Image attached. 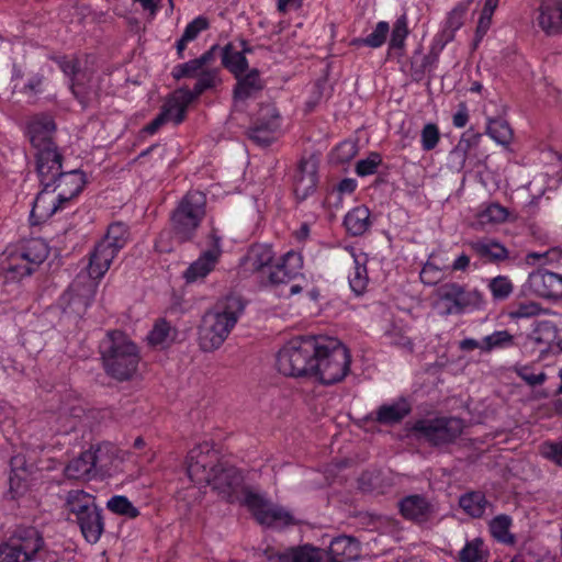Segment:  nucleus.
I'll return each mask as SVG.
<instances>
[{
	"instance_id": "1",
	"label": "nucleus",
	"mask_w": 562,
	"mask_h": 562,
	"mask_svg": "<svg viewBox=\"0 0 562 562\" xmlns=\"http://www.w3.org/2000/svg\"><path fill=\"white\" fill-rule=\"evenodd\" d=\"M206 484L216 492L221 499L247 507L260 525L288 526L293 524L290 513L282 507L272 505L263 495L245 485L241 472L234 465L225 463Z\"/></svg>"
},
{
	"instance_id": "2",
	"label": "nucleus",
	"mask_w": 562,
	"mask_h": 562,
	"mask_svg": "<svg viewBox=\"0 0 562 562\" xmlns=\"http://www.w3.org/2000/svg\"><path fill=\"white\" fill-rule=\"evenodd\" d=\"M245 311V303L238 295H227L207 311L199 326V346L211 352L218 349L229 336Z\"/></svg>"
},
{
	"instance_id": "3",
	"label": "nucleus",
	"mask_w": 562,
	"mask_h": 562,
	"mask_svg": "<svg viewBox=\"0 0 562 562\" xmlns=\"http://www.w3.org/2000/svg\"><path fill=\"white\" fill-rule=\"evenodd\" d=\"M104 371L117 381L130 380L140 361L138 347L121 330H113L100 344Z\"/></svg>"
},
{
	"instance_id": "4",
	"label": "nucleus",
	"mask_w": 562,
	"mask_h": 562,
	"mask_svg": "<svg viewBox=\"0 0 562 562\" xmlns=\"http://www.w3.org/2000/svg\"><path fill=\"white\" fill-rule=\"evenodd\" d=\"M321 336H299L289 340L277 355V369L291 378L313 379Z\"/></svg>"
},
{
	"instance_id": "5",
	"label": "nucleus",
	"mask_w": 562,
	"mask_h": 562,
	"mask_svg": "<svg viewBox=\"0 0 562 562\" xmlns=\"http://www.w3.org/2000/svg\"><path fill=\"white\" fill-rule=\"evenodd\" d=\"M56 562L47 548L43 533L35 527H16L8 540L0 544V562Z\"/></svg>"
},
{
	"instance_id": "6",
	"label": "nucleus",
	"mask_w": 562,
	"mask_h": 562,
	"mask_svg": "<svg viewBox=\"0 0 562 562\" xmlns=\"http://www.w3.org/2000/svg\"><path fill=\"white\" fill-rule=\"evenodd\" d=\"M65 506L75 517L85 540L97 543L105 529L103 509L95 503V497L82 490H71L65 498Z\"/></svg>"
},
{
	"instance_id": "7",
	"label": "nucleus",
	"mask_w": 562,
	"mask_h": 562,
	"mask_svg": "<svg viewBox=\"0 0 562 562\" xmlns=\"http://www.w3.org/2000/svg\"><path fill=\"white\" fill-rule=\"evenodd\" d=\"M317 353L313 379L330 385L347 376L350 371L351 356L342 342L333 337L321 336Z\"/></svg>"
},
{
	"instance_id": "8",
	"label": "nucleus",
	"mask_w": 562,
	"mask_h": 562,
	"mask_svg": "<svg viewBox=\"0 0 562 562\" xmlns=\"http://www.w3.org/2000/svg\"><path fill=\"white\" fill-rule=\"evenodd\" d=\"M205 207L206 196L198 190L187 192L179 201L170 214L171 233L179 244L193 239L205 216Z\"/></svg>"
},
{
	"instance_id": "9",
	"label": "nucleus",
	"mask_w": 562,
	"mask_h": 562,
	"mask_svg": "<svg viewBox=\"0 0 562 562\" xmlns=\"http://www.w3.org/2000/svg\"><path fill=\"white\" fill-rule=\"evenodd\" d=\"M465 423L462 418L442 416L431 419H418L412 431L418 440H424L434 448L452 445L463 434Z\"/></svg>"
},
{
	"instance_id": "10",
	"label": "nucleus",
	"mask_w": 562,
	"mask_h": 562,
	"mask_svg": "<svg viewBox=\"0 0 562 562\" xmlns=\"http://www.w3.org/2000/svg\"><path fill=\"white\" fill-rule=\"evenodd\" d=\"M436 296L443 316L461 315L468 311L482 310L485 305L484 294L480 290H468L458 282L442 283L436 290Z\"/></svg>"
},
{
	"instance_id": "11",
	"label": "nucleus",
	"mask_w": 562,
	"mask_h": 562,
	"mask_svg": "<svg viewBox=\"0 0 562 562\" xmlns=\"http://www.w3.org/2000/svg\"><path fill=\"white\" fill-rule=\"evenodd\" d=\"M389 34V49L403 50L405 48V41L409 35L408 18L406 12H403L396 19L391 31L386 21H380L369 35L366 37L353 38L350 42V45L355 47L368 46L370 48H379L385 44Z\"/></svg>"
},
{
	"instance_id": "12",
	"label": "nucleus",
	"mask_w": 562,
	"mask_h": 562,
	"mask_svg": "<svg viewBox=\"0 0 562 562\" xmlns=\"http://www.w3.org/2000/svg\"><path fill=\"white\" fill-rule=\"evenodd\" d=\"M225 462L220 461L218 452L209 442L191 449L187 457V472L192 482L206 483Z\"/></svg>"
},
{
	"instance_id": "13",
	"label": "nucleus",
	"mask_w": 562,
	"mask_h": 562,
	"mask_svg": "<svg viewBox=\"0 0 562 562\" xmlns=\"http://www.w3.org/2000/svg\"><path fill=\"white\" fill-rule=\"evenodd\" d=\"M98 282L86 274H78L63 295L65 312L83 316L97 293Z\"/></svg>"
},
{
	"instance_id": "14",
	"label": "nucleus",
	"mask_w": 562,
	"mask_h": 562,
	"mask_svg": "<svg viewBox=\"0 0 562 562\" xmlns=\"http://www.w3.org/2000/svg\"><path fill=\"white\" fill-rule=\"evenodd\" d=\"M281 122V115L274 104H261L247 134L256 144L268 146L276 139L277 134L280 132Z\"/></svg>"
},
{
	"instance_id": "15",
	"label": "nucleus",
	"mask_w": 562,
	"mask_h": 562,
	"mask_svg": "<svg viewBox=\"0 0 562 562\" xmlns=\"http://www.w3.org/2000/svg\"><path fill=\"white\" fill-rule=\"evenodd\" d=\"M26 132L29 139L36 151L57 147L54 142L56 123L52 115L47 113L33 115L27 122Z\"/></svg>"
},
{
	"instance_id": "16",
	"label": "nucleus",
	"mask_w": 562,
	"mask_h": 562,
	"mask_svg": "<svg viewBox=\"0 0 562 562\" xmlns=\"http://www.w3.org/2000/svg\"><path fill=\"white\" fill-rule=\"evenodd\" d=\"M35 157L40 182L45 190H48L56 183L58 175L63 172V155L58 147H52L36 151Z\"/></svg>"
},
{
	"instance_id": "17",
	"label": "nucleus",
	"mask_w": 562,
	"mask_h": 562,
	"mask_svg": "<svg viewBox=\"0 0 562 562\" xmlns=\"http://www.w3.org/2000/svg\"><path fill=\"white\" fill-rule=\"evenodd\" d=\"M527 285L537 296L562 299V274L538 269L529 274Z\"/></svg>"
},
{
	"instance_id": "18",
	"label": "nucleus",
	"mask_w": 562,
	"mask_h": 562,
	"mask_svg": "<svg viewBox=\"0 0 562 562\" xmlns=\"http://www.w3.org/2000/svg\"><path fill=\"white\" fill-rule=\"evenodd\" d=\"M318 160L314 156L300 160L294 176V193L299 200H305L315 192L318 182Z\"/></svg>"
},
{
	"instance_id": "19",
	"label": "nucleus",
	"mask_w": 562,
	"mask_h": 562,
	"mask_svg": "<svg viewBox=\"0 0 562 562\" xmlns=\"http://www.w3.org/2000/svg\"><path fill=\"white\" fill-rule=\"evenodd\" d=\"M536 23L547 36L562 34V0H542L537 9Z\"/></svg>"
},
{
	"instance_id": "20",
	"label": "nucleus",
	"mask_w": 562,
	"mask_h": 562,
	"mask_svg": "<svg viewBox=\"0 0 562 562\" xmlns=\"http://www.w3.org/2000/svg\"><path fill=\"white\" fill-rule=\"evenodd\" d=\"M303 267L301 254L290 250L274 263L268 273V282L272 285L288 283L294 279Z\"/></svg>"
},
{
	"instance_id": "21",
	"label": "nucleus",
	"mask_w": 562,
	"mask_h": 562,
	"mask_svg": "<svg viewBox=\"0 0 562 562\" xmlns=\"http://www.w3.org/2000/svg\"><path fill=\"white\" fill-rule=\"evenodd\" d=\"M401 515L411 521L424 524L435 515V506L423 495H408L398 502Z\"/></svg>"
},
{
	"instance_id": "22",
	"label": "nucleus",
	"mask_w": 562,
	"mask_h": 562,
	"mask_svg": "<svg viewBox=\"0 0 562 562\" xmlns=\"http://www.w3.org/2000/svg\"><path fill=\"white\" fill-rule=\"evenodd\" d=\"M86 184V175L80 169L63 171L56 178V183L50 187L54 193L58 191L59 203H67L77 196Z\"/></svg>"
},
{
	"instance_id": "23",
	"label": "nucleus",
	"mask_w": 562,
	"mask_h": 562,
	"mask_svg": "<svg viewBox=\"0 0 562 562\" xmlns=\"http://www.w3.org/2000/svg\"><path fill=\"white\" fill-rule=\"evenodd\" d=\"M465 245L485 263L499 265L509 258L508 249L494 238H479Z\"/></svg>"
},
{
	"instance_id": "24",
	"label": "nucleus",
	"mask_w": 562,
	"mask_h": 562,
	"mask_svg": "<svg viewBox=\"0 0 562 562\" xmlns=\"http://www.w3.org/2000/svg\"><path fill=\"white\" fill-rule=\"evenodd\" d=\"M119 248L101 239L90 254L88 273L86 276L93 280L101 279L109 270L113 259L116 257Z\"/></svg>"
},
{
	"instance_id": "25",
	"label": "nucleus",
	"mask_w": 562,
	"mask_h": 562,
	"mask_svg": "<svg viewBox=\"0 0 562 562\" xmlns=\"http://www.w3.org/2000/svg\"><path fill=\"white\" fill-rule=\"evenodd\" d=\"M274 256L276 254L270 245L255 244L249 247L240 263L247 272H261L273 266Z\"/></svg>"
},
{
	"instance_id": "26",
	"label": "nucleus",
	"mask_w": 562,
	"mask_h": 562,
	"mask_svg": "<svg viewBox=\"0 0 562 562\" xmlns=\"http://www.w3.org/2000/svg\"><path fill=\"white\" fill-rule=\"evenodd\" d=\"M52 191L43 190L37 194L30 214L32 225H38L49 220L65 203H59V198L52 196Z\"/></svg>"
},
{
	"instance_id": "27",
	"label": "nucleus",
	"mask_w": 562,
	"mask_h": 562,
	"mask_svg": "<svg viewBox=\"0 0 562 562\" xmlns=\"http://www.w3.org/2000/svg\"><path fill=\"white\" fill-rule=\"evenodd\" d=\"M325 562H348L360 555L359 542L349 536H339L330 541Z\"/></svg>"
},
{
	"instance_id": "28",
	"label": "nucleus",
	"mask_w": 562,
	"mask_h": 562,
	"mask_svg": "<svg viewBox=\"0 0 562 562\" xmlns=\"http://www.w3.org/2000/svg\"><path fill=\"white\" fill-rule=\"evenodd\" d=\"M193 101L189 89L180 88L166 100L161 106V112L165 113L168 121L171 120L178 125L186 120L188 106Z\"/></svg>"
},
{
	"instance_id": "29",
	"label": "nucleus",
	"mask_w": 562,
	"mask_h": 562,
	"mask_svg": "<svg viewBox=\"0 0 562 562\" xmlns=\"http://www.w3.org/2000/svg\"><path fill=\"white\" fill-rule=\"evenodd\" d=\"M220 262L217 251H202L201 255L183 271V279L186 283H195L203 281Z\"/></svg>"
},
{
	"instance_id": "30",
	"label": "nucleus",
	"mask_w": 562,
	"mask_h": 562,
	"mask_svg": "<svg viewBox=\"0 0 562 562\" xmlns=\"http://www.w3.org/2000/svg\"><path fill=\"white\" fill-rule=\"evenodd\" d=\"M412 412V406L406 398H398L397 401L383 404L375 411L376 423L382 425H395L401 423Z\"/></svg>"
},
{
	"instance_id": "31",
	"label": "nucleus",
	"mask_w": 562,
	"mask_h": 562,
	"mask_svg": "<svg viewBox=\"0 0 562 562\" xmlns=\"http://www.w3.org/2000/svg\"><path fill=\"white\" fill-rule=\"evenodd\" d=\"M471 0L457 4L449 13L445 29L437 35L436 42L440 47H445L453 41L456 32L463 25L464 15L469 9Z\"/></svg>"
},
{
	"instance_id": "32",
	"label": "nucleus",
	"mask_w": 562,
	"mask_h": 562,
	"mask_svg": "<svg viewBox=\"0 0 562 562\" xmlns=\"http://www.w3.org/2000/svg\"><path fill=\"white\" fill-rule=\"evenodd\" d=\"M237 79V83L233 90L235 100H247L255 97L265 88V82L260 78L258 69H251L247 74L240 75Z\"/></svg>"
},
{
	"instance_id": "33",
	"label": "nucleus",
	"mask_w": 562,
	"mask_h": 562,
	"mask_svg": "<svg viewBox=\"0 0 562 562\" xmlns=\"http://www.w3.org/2000/svg\"><path fill=\"white\" fill-rule=\"evenodd\" d=\"M326 551L310 544L293 547L278 553V562H325Z\"/></svg>"
},
{
	"instance_id": "34",
	"label": "nucleus",
	"mask_w": 562,
	"mask_h": 562,
	"mask_svg": "<svg viewBox=\"0 0 562 562\" xmlns=\"http://www.w3.org/2000/svg\"><path fill=\"white\" fill-rule=\"evenodd\" d=\"M346 231L351 236H362L371 225V212L366 205H358L351 209L344 218Z\"/></svg>"
},
{
	"instance_id": "35",
	"label": "nucleus",
	"mask_w": 562,
	"mask_h": 562,
	"mask_svg": "<svg viewBox=\"0 0 562 562\" xmlns=\"http://www.w3.org/2000/svg\"><path fill=\"white\" fill-rule=\"evenodd\" d=\"M482 138L483 134L474 132L473 128H469L461 135L458 144L451 151L452 155H456L460 158L461 166H463L465 160L471 157H476L479 160H481L477 149Z\"/></svg>"
},
{
	"instance_id": "36",
	"label": "nucleus",
	"mask_w": 562,
	"mask_h": 562,
	"mask_svg": "<svg viewBox=\"0 0 562 562\" xmlns=\"http://www.w3.org/2000/svg\"><path fill=\"white\" fill-rule=\"evenodd\" d=\"M221 59L223 67L233 74L235 78L243 75L249 67L246 56H243V53L233 43H227L221 48Z\"/></svg>"
},
{
	"instance_id": "37",
	"label": "nucleus",
	"mask_w": 562,
	"mask_h": 562,
	"mask_svg": "<svg viewBox=\"0 0 562 562\" xmlns=\"http://www.w3.org/2000/svg\"><path fill=\"white\" fill-rule=\"evenodd\" d=\"M65 475L70 480H90L95 473L90 461V451L81 452L65 468Z\"/></svg>"
},
{
	"instance_id": "38",
	"label": "nucleus",
	"mask_w": 562,
	"mask_h": 562,
	"mask_svg": "<svg viewBox=\"0 0 562 562\" xmlns=\"http://www.w3.org/2000/svg\"><path fill=\"white\" fill-rule=\"evenodd\" d=\"M222 83L221 78V69L215 68H204L200 71L196 77V82L192 90L189 89V93H191L192 99H198L201 94H203L206 90H212L217 88Z\"/></svg>"
},
{
	"instance_id": "39",
	"label": "nucleus",
	"mask_w": 562,
	"mask_h": 562,
	"mask_svg": "<svg viewBox=\"0 0 562 562\" xmlns=\"http://www.w3.org/2000/svg\"><path fill=\"white\" fill-rule=\"evenodd\" d=\"M557 327L549 321H541L537 323L533 330L527 336V342L533 347H540L541 350H547L551 341L555 338Z\"/></svg>"
},
{
	"instance_id": "40",
	"label": "nucleus",
	"mask_w": 562,
	"mask_h": 562,
	"mask_svg": "<svg viewBox=\"0 0 562 562\" xmlns=\"http://www.w3.org/2000/svg\"><path fill=\"white\" fill-rule=\"evenodd\" d=\"M482 353H491L495 350H506L516 346L515 335L508 330H495L482 338Z\"/></svg>"
},
{
	"instance_id": "41",
	"label": "nucleus",
	"mask_w": 562,
	"mask_h": 562,
	"mask_svg": "<svg viewBox=\"0 0 562 562\" xmlns=\"http://www.w3.org/2000/svg\"><path fill=\"white\" fill-rule=\"evenodd\" d=\"M3 271L8 279L16 280L30 276L34 269L20 251H15L9 255L7 262L3 265Z\"/></svg>"
},
{
	"instance_id": "42",
	"label": "nucleus",
	"mask_w": 562,
	"mask_h": 562,
	"mask_svg": "<svg viewBox=\"0 0 562 562\" xmlns=\"http://www.w3.org/2000/svg\"><path fill=\"white\" fill-rule=\"evenodd\" d=\"M487 504L485 495L481 492L467 493L459 499L460 507L473 518H481Z\"/></svg>"
},
{
	"instance_id": "43",
	"label": "nucleus",
	"mask_w": 562,
	"mask_h": 562,
	"mask_svg": "<svg viewBox=\"0 0 562 562\" xmlns=\"http://www.w3.org/2000/svg\"><path fill=\"white\" fill-rule=\"evenodd\" d=\"M20 252L35 270L48 257L49 250L44 240L31 239Z\"/></svg>"
},
{
	"instance_id": "44",
	"label": "nucleus",
	"mask_w": 562,
	"mask_h": 562,
	"mask_svg": "<svg viewBox=\"0 0 562 562\" xmlns=\"http://www.w3.org/2000/svg\"><path fill=\"white\" fill-rule=\"evenodd\" d=\"M486 134L497 144L507 146L513 139V130L503 119H487Z\"/></svg>"
},
{
	"instance_id": "45",
	"label": "nucleus",
	"mask_w": 562,
	"mask_h": 562,
	"mask_svg": "<svg viewBox=\"0 0 562 562\" xmlns=\"http://www.w3.org/2000/svg\"><path fill=\"white\" fill-rule=\"evenodd\" d=\"M88 451H90V461L95 474L110 470L113 454V447L111 445H98L94 449L91 448Z\"/></svg>"
},
{
	"instance_id": "46",
	"label": "nucleus",
	"mask_w": 562,
	"mask_h": 562,
	"mask_svg": "<svg viewBox=\"0 0 562 562\" xmlns=\"http://www.w3.org/2000/svg\"><path fill=\"white\" fill-rule=\"evenodd\" d=\"M512 518L507 515H498L490 522L491 535L499 542L513 544L515 537L509 532Z\"/></svg>"
},
{
	"instance_id": "47",
	"label": "nucleus",
	"mask_w": 562,
	"mask_h": 562,
	"mask_svg": "<svg viewBox=\"0 0 562 562\" xmlns=\"http://www.w3.org/2000/svg\"><path fill=\"white\" fill-rule=\"evenodd\" d=\"M353 262V271L349 274V285L352 292L359 296L366 292L369 283V277L366 261L360 262V260L355 257Z\"/></svg>"
},
{
	"instance_id": "48",
	"label": "nucleus",
	"mask_w": 562,
	"mask_h": 562,
	"mask_svg": "<svg viewBox=\"0 0 562 562\" xmlns=\"http://www.w3.org/2000/svg\"><path fill=\"white\" fill-rule=\"evenodd\" d=\"M460 562H486L487 551L484 549L482 539L476 538L468 541L463 549L459 552Z\"/></svg>"
},
{
	"instance_id": "49",
	"label": "nucleus",
	"mask_w": 562,
	"mask_h": 562,
	"mask_svg": "<svg viewBox=\"0 0 562 562\" xmlns=\"http://www.w3.org/2000/svg\"><path fill=\"white\" fill-rule=\"evenodd\" d=\"M106 508L113 514L125 516L130 519H135L139 516V510L136 508L126 496L114 495L106 502Z\"/></svg>"
},
{
	"instance_id": "50",
	"label": "nucleus",
	"mask_w": 562,
	"mask_h": 562,
	"mask_svg": "<svg viewBox=\"0 0 562 562\" xmlns=\"http://www.w3.org/2000/svg\"><path fill=\"white\" fill-rule=\"evenodd\" d=\"M487 288L495 301L507 300L514 291V284L507 276L492 278L487 283Z\"/></svg>"
},
{
	"instance_id": "51",
	"label": "nucleus",
	"mask_w": 562,
	"mask_h": 562,
	"mask_svg": "<svg viewBox=\"0 0 562 562\" xmlns=\"http://www.w3.org/2000/svg\"><path fill=\"white\" fill-rule=\"evenodd\" d=\"M541 312L540 304L528 302H513L509 306L508 317L510 319L530 318L539 315Z\"/></svg>"
},
{
	"instance_id": "52",
	"label": "nucleus",
	"mask_w": 562,
	"mask_h": 562,
	"mask_svg": "<svg viewBox=\"0 0 562 562\" xmlns=\"http://www.w3.org/2000/svg\"><path fill=\"white\" fill-rule=\"evenodd\" d=\"M102 239L121 250L127 243L128 228L123 223H113L108 227V232Z\"/></svg>"
},
{
	"instance_id": "53",
	"label": "nucleus",
	"mask_w": 562,
	"mask_h": 562,
	"mask_svg": "<svg viewBox=\"0 0 562 562\" xmlns=\"http://www.w3.org/2000/svg\"><path fill=\"white\" fill-rule=\"evenodd\" d=\"M513 371L529 386L542 385L547 380V374L543 371L535 372L531 366L516 364Z\"/></svg>"
},
{
	"instance_id": "54",
	"label": "nucleus",
	"mask_w": 562,
	"mask_h": 562,
	"mask_svg": "<svg viewBox=\"0 0 562 562\" xmlns=\"http://www.w3.org/2000/svg\"><path fill=\"white\" fill-rule=\"evenodd\" d=\"M171 326L165 319H159L155 323L153 329L149 331L147 339L151 346H165L170 339Z\"/></svg>"
},
{
	"instance_id": "55",
	"label": "nucleus",
	"mask_w": 562,
	"mask_h": 562,
	"mask_svg": "<svg viewBox=\"0 0 562 562\" xmlns=\"http://www.w3.org/2000/svg\"><path fill=\"white\" fill-rule=\"evenodd\" d=\"M382 156L378 151H371L367 158L359 160L356 164V173L359 177H367L374 175L380 165H382Z\"/></svg>"
},
{
	"instance_id": "56",
	"label": "nucleus",
	"mask_w": 562,
	"mask_h": 562,
	"mask_svg": "<svg viewBox=\"0 0 562 562\" xmlns=\"http://www.w3.org/2000/svg\"><path fill=\"white\" fill-rule=\"evenodd\" d=\"M46 77L44 74L36 72L27 78V81L20 89V92L29 98H35L45 91Z\"/></svg>"
},
{
	"instance_id": "57",
	"label": "nucleus",
	"mask_w": 562,
	"mask_h": 562,
	"mask_svg": "<svg viewBox=\"0 0 562 562\" xmlns=\"http://www.w3.org/2000/svg\"><path fill=\"white\" fill-rule=\"evenodd\" d=\"M440 140V132L435 123H427L420 133V144L425 151L435 149Z\"/></svg>"
},
{
	"instance_id": "58",
	"label": "nucleus",
	"mask_w": 562,
	"mask_h": 562,
	"mask_svg": "<svg viewBox=\"0 0 562 562\" xmlns=\"http://www.w3.org/2000/svg\"><path fill=\"white\" fill-rule=\"evenodd\" d=\"M202 69L204 68L200 61L194 58L187 63L175 66L172 69V77L176 80H180L182 78H196Z\"/></svg>"
},
{
	"instance_id": "59",
	"label": "nucleus",
	"mask_w": 562,
	"mask_h": 562,
	"mask_svg": "<svg viewBox=\"0 0 562 562\" xmlns=\"http://www.w3.org/2000/svg\"><path fill=\"white\" fill-rule=\"evenodd\" d=\"M508 211L504 206L492 203L480 214L483 223H502L506 221Z\"/></svg>"
},
{
	"instance_id": "60",
	"label": "nucleus",
	"mask_w": 562,
	"mask_h": 562,
	"mask_svg": "<svg viewBox=\"0 0 562 562\" xmlns=\"http://www.w3.org/2000/svg\"><path fill=\"white\" fill-rule=\"evenodd\" d=\"M540 453L546 459L562 467V440L560 441H544L540 446Z\"/></svg>"
},
{
	"instance_id": "61",
	"label": "nucleus",
	"mask_w": 562,
	"mask_h": 562,
	"mask_svg": "<svg viewBox=\"0 0 562 562\" xmlns=\"http://www.w3.org/2000/svg\"><path fill=\"white\" fill-rule=\"evenodd\" d=\"M385 337L391 345L404 348L411 352L413 351L414 345L411 338L403 331L402 328L393 326L386 331Z\"/></svg>"
},
{
	"instance_id": "62",
	"label": "nucleus",
	"mask_w": 562,
	"mask_h": 562,
	"mask_svg": "<svg viewBox=\"0 0 562 562\" xmlns=\"http://www.w3.org/2000/svg\"><path fill=\"white\" fill-rule=\"evenodd\" d=\"M210 26L209 20L204 16H198L191 21L184 29L182 36L188 41H194L198 35L207 30Z\"/></svg>"
},
{
	"instance_id": "63",
	"label": "nucleus",
	"mask_w": 562,
	"mask_h": 562,
	"mask_svg": "<svg viewBox=\"0 0 562 562\" xmlns=\"http://www.w3.org/2000/svg\"><path fill=\"white\" fill-rule=\"evenodd\" d=\"M419 277L424 284L435 285L441 279V270L428 261L423 266Z\"/></svg>"
},
{
	"instance_id": "64",
	"label": "nucleus",
	"mask_w": 562,
	"mask_h": 562,
	"mask_svg": "<svg viewBox=\"0 0 562 562\" xmlns=\"http://www.w3.org/2000/svg\"><path fill=\"white\" fill-rule=\"evenodd\" d=\"M53 59L57 63L60 70L66 76L71 77V80L75 79V76L79 71V61L77 58H68L66 56H61V57H54Z\"/></svg>"
}]
</instances>
